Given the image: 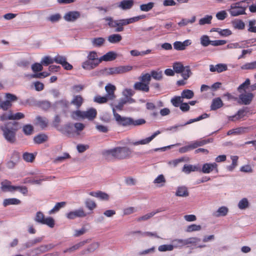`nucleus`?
<instances>
[{
    "instance_id": "1",
    "label": "nucleus",
    "mask_w": 256,
    "mask_h": 256,
    "mask_svg": "<svg viewBox=\"0 0 256 256\" xmlns=\"http://www.w3.org/2000/svg\"><path fill=\"white\" fill-rule=\"evenodd\" d=\"M20 128V124L16 121L6 122L0 126L4 138L10 144H14L16 142V132Z\"/></svg>"
},
{
    "instance_id": "2",
    "label": "nucleus",
    "mask_w": 256,
    "mask_h": 256,
    "mask_svg": "<svg viewBox=\"0 0 256 256\" xmlns=\"http://www.w3.org/2000/svg\"><path fill=\"white\" fill-rule=\"evenodd\" d=\"M132 150L127 146H118L112 149L105 150L102 154L104 156L108 158L110 156L118 160H124L130 158L132 154Z\"/></svg>"
},
{
    "instance_id": "3",
    "label": "nucleus",
    "mask_w": 256,
    "mask_h": 256,
    "mask_svg": "<svg viewBox=\"0 0 256 256\" xmlns=\"http://www.w3.org/2000/svg\"><path fill=\"white\" fill-rule=\"evenodd\" d=\"M103 20L104 24L109 28L114 30L116 32H122L124 30V26L130 24L129 19H115L114 17L108 16L104 18Z\"/></svg>"
},
{
    "instance_id": "4",
    "label": "nucleus",
    "mask_w": 256,
    "mask_h": 256,
    "mask_svg": "<svg viewBox=\"0 0 256 256\" xmlns=\"http://www.w3.org/2000/svg\"><path fill=\"white\" fill-rule=\"evenodd\" d=\"M132 67L130 66H122L118 67L104 68L100 71L102 74L106 76L121 74L126 72L132 70Z\"/></svg>"
},
{
    "instance_id": "5",
    "label": "nucleus",
    "mask_w": 256,
    "mask_h": 256,
    "mask_svg": "<svg viewBox=\"0 0 256 256\" xmlns=\"http://www.w3.org/2000/svg\"><path fill=\"white\" fill-rule=\"evenodd\" d=\"M243 2H240L232 4L230 8L228 11L232 16H237L242 14H246V10L247 6H242V4Z\"/></svg>"
},
{
    "instance_id": "6",
    "label": "nucleus",
    "mask_w": 256,
    "mask_h": 256,
    "mask_svg": "<svg viewBox=\"0 0 256 256\" xmlns=\"http://www.w3.org/2000/svg\"><path fill=\"white\" fill-rule=\"evenodd\" d=\"M34 220L40 224H46L52 228L54 226V220L52 217L45 218L44 214L40 212H38L34 218Z\"/></svg>"
},
{
    "instance_id": "7",
    "label": "nucleus",
    "mask_w": 256,
    "mask_h": 256,
    "mask_svg": "<svg viewBox=\"0 0 256 256\" xmlns=\"http://www.w3.org/2000/svg\"><path fill=\"white\" fill-rule=\"evenodd\" d=\"M112 112L114 118L118 126L126 127L132 125V118L121 116L116 112L114 108H112Z\"/></svg>"
},
{
    "instance_id": "8",
    "label": "nucleus",
    "mask_w": 256,
    "mask_h": 256,
    "mask_svg": "<svg viewBox=\"0 0 256 256\" xmlns=\"http://www.w3.org/2000/svg\"><path fill=\"white\" fill-rule=\"evenodd\" d=\"M68 107L69 102L65 99L56 101L52 106V108L54 112H58L59 110H61L64 114L67 113Z\"/></svg>"
},
{
    "instance_id": "9",
    "label": "nucleus",
    "mask_w": 256,
    "mask_h": 256,
    "mask_svg": "<svg viewBox=\"0 0 256 256\" xmlns=\"http://www.w3.org/2000/svg\"><path fill=\"white\" fill-rule=\"evenodd\" d=\"M82 208H80L73 211H70L66 214V216L68 220H74L76 218H84L87 216Z\"/></svg>"
},
{
    "instance_id": "10",
    "label": "nucleus",
    "mask_w": 256,
    "mask_h": 256,
    "mask_svg": "<svg viewBox=\"0 0 256 256\" xmlns=\"http://www.w3.org/2000/svg\"><path fill=\"white\" fill-rule=\"evenodd\" d=\"M212 171H215L216 174L218 172V164L216 162L204 164L202 168H200V172L204 174H210Z\"/></svg>"
},
{
    "instance_id": "11",
    "label": "nucleus",
    "mask_w": 256,
    "mask_h": 256,
    "mask_svg": "<svg viewBox=\"0 0 256 256\" xmlns=\"http://www.w3.org/2000/svg\"><path fill=\"white\" fill-rule=\"evenodd\" d=\"M254 97V95L251 92L240 94L239 96V98L240 100L239 103L245 105H248L250 104Z\"/></svg>"
},
{
    "instance_id": "12",
    "label": "nucleus",
    "mask_w": 256,
    "mask_h": 256,
    "mask_svg": "<svg viewBox=\"0 0 256 256\" xmlns=\"http://www.w3.org/2000/svg\"><path fill=\"white\" fill-rule=\"evenodd\" d=\"M161 132L160 130H157L154 132L150 136L144 139H142L135 142H132L130 144L138 146L139 144H146L150 142L154 138H155L158 135L160 134Z\"/></svg>"
},
{
    "instance_id": "13",
    "label": "nucleus",
    "mask_w": 256,
    "mask_h": 256,
    "mask_svg": "<svg viewBox=\"0 0 256 256\" xmlns=\"http://www.w3.org/2000/svg\"><path fill=\"white\" fill-rule=\"evenodd\" d=\"M44 238V236L36 237L34 239L30 240L22 244L24 249L28 248L34 246L37 244L41 242Z\"/></svg>"
},
{
    "instance_id": "14",
    "label": "nucleus",
    "mask_w": 256,
    "mask_h": 256,
    "mask_svg": "<svg viewBox=\"0 0 256 256\" xmlns=\"http://www.w3.org/2000/svg\"><path fill=\"white\" fill-rule=\"evenodd\" d=\"M80 16V12L78 11H70L65 14L64 19L67 22H74Z\"/></svg>"
},
{
    "instance_id": "15",
    "label": "nucleus",
    "mask_w": 256,
    "mask_h": 256,
    "mask_svg": "<svg viewBox=\"0 0 256 256\" xmlns=\"http://www.w3.org/2000/svg\"><path fill=\"white\" fill-rule=\"evenodd\" d=\"M192 44V41L190 40H186L183 42L176 41L174 43V48L177 50H183L186 48V47Z\"/></svg>"
},
{
    "instance_id": "16",
    "label": "nucleus",
    "mask_w": 256,
    "mask_h": 256,
    "mask_svg": "<svg viewBox=\"0 0 256 256\" xmlns=\"http://www.w3.org/2000/svg\"><path fill=\"white\" fill-rule=\"evenodd\" d=\"M11 182L8 180H5L1 182V190L2 192H12L16 190L17 186L10 185Z\"/></svg>"
},
{
    "instance_id": "17",
    "label": "nucleus",
    "mask_w": 256,
    "mask_h": 256,
    "mask_svg": "<svg viewBox=\"0 0 256 256\" xmlns=\"http://www.w3.org/2000/svg\"><path fill=\"white\" fill-rule=\"evenodd\" d=\"M88 242V240H86L65 249L63 252L64 253L72 254L75 251L78 250L80 248L84 246Z\"/></svg>"
},
{
    "instance_id": "18",
    "label": "nucleus",
    "mask_w": 256,
    "mask_h": 256,
    "mask_svg": "<svg viewBox=\"0 0 256 256\" xmlns=\"http://www.w3.org/2000/svg\"><path fill=\"white\" fill-rule=\"evenodd\" d=\"M227 70V65L224 64H218L215 66L212 64L210 66V70L212 72H216L218 73H220L226 71Z\"/></svg>"
},
{
    "instance_id": "19",
    "label": "nucleus",
    "mask_w": 256,
    "mask_h": 256,
    "mask_svg": "<svg viewBox=\"0 0 256 256\" xmlns=\"http://www.w3.org/2000/svg\"><path fill=\"white\" fill-rule=\"evenodd\" d=\"M134 0H122L118 5V7L122 10L130 9L134 6Z\"/></svg>"
},
{
    "instance_id": "20",
    "label": "nucleus",
    "mask_w": 256,
    "mask_h": 256,
    "mask_svg": "<svg viewBox=\"0 0 256 256\" xmlns=\"http://www.w3.org/2000/svg\"><path fill=\"white\" fill-rule=\"evenodd\" d=\"M182 171L186 174H189L192 172H200V167L199 165H192L185 164Z\"/></svg>"
},
{
    "instance_id": "21",
    "label": "nucleus",
    "mask_w": 256,
    "mask_h": 256,
    "mask_svg": "<svg viewBox=\"0 0 256 256\" xmlns=\"http://www.w3.org/2000/svg\"><path fill=\"white\" fill-rule=\"evenodd\" d=\"M134 88L136 90L142 91L143 92H148L150 90V87L148 84L140 82H136L134 85Z\"/></svg>"
},
{
    "instance_id": "22",
    "label": "nucleus",
    "mask_w": 256,
    "mask_h": 256,
    "mask_svg": "<svg viewBox=\"0 0 256 256\" xmlns=\"http://www.w3.org/2000/svg\"><path fill=\"white\" fill-rule=\"evenodd\" d=\"M175 195L176 196L186 198L189 196L188 188L184 186H179L177 188Z\"/></svg>"
},
{
    "instance_id": "23",
    "label": "nucleus",
    "mask_w": 256,
    "mask_h": 256,
    "mask_svg": "<svg viewBox=\"0 0 256 256\" xmlns=\"http://www.w3.org/2000/svg\"><path fill=\"white\" fill-rule=\"evenodd\" d=\"M105 90L107 92L106 96L109 98V100H112L116 98L114 93L116 88L114 85L108 84L105 86Z\"/></svg>"
},
{
    "instance_id": "24",
    "label": "nucleus",
    "mask_w": 256,
    "mask_h": 256,
    "mask_svg": "<svg viewBox=\"0 0 256 256\" xmlns=\"http://www.w3.org/2000/svg\"><path fill=\"white\" fill-rule=\"evenodd\" d=\"M98 64H99L87 58L86 60L82 64V66L86 70H90L98 66Z\"/></svg>"
},
{
    "instance_id": "25",
    "label": "nucleus",
    "mask_w": 256,
    "mask_h": 256,
    "mask_svg": "<svg viewBox=\"0 0 256 256\" xmlns=\"http://www.w3.org/2000/svg\"><path fill=\"white\" fill-rule=\"evenodd\" d=\"M213 142V138H210L206 140L200 139L194 142L191 143L194 149L197 148L199 146H203L207 144L212 142Z\"/></svg>"
},
{
    "instance_id": "26",
    "label": "nucleus",
    "mask_w": 256,
    "mask_h": 256,
    "mask_svg": "<svg viewBox=\"0 0 256 256\" xmlns=\"http://www.w3.org/2000/svg\"><path fill=\"white\" fill-rule=\"evenodd\" d=\"M117 57L116 52L113 51H110L106 53L105 54L101 56L102 61L110 62L114 60Z\"/></svg>"
},
{
    "instance_id": "27",
    "label": "nucleus",
    "mask_w": 256,
    "mask_h": 256,
    "mask_svg": "<svg viewBox=\"0 0 256 256\" xmlns=\"http://www.w3.org/2000/svg\"><path fill=\"white\" fill-rule=\"evenodd\" d=\"M228 208L226 206H222L219 208L216 211L212 213V215L213 216L217 218L220 216H224L228 214Z\"/></svg>"
},
{
    "instance_id": "28",
    "label": "nucleus",
    "mask_w": 256,
    "mask_h": 256,
    "mask_svg": "<svg viewBox=\"0 0 256 256\" xmlns=\"http://www.w3.org/2000/svg\"><path fill=\"white\" fill-rule=\"evenodd\" d=\"M223 106V102L220 98H214L210 106V110H216Z\"/></svg>"
},
{
    "instance_id": "29",
    "label": "nucleus",
    "mask_w": 256,
    "mask_h": 256,
    "mask_svg": "<svg viewBox=\"0 0 256 256\" xmlns=\"http://www.w3.org/2000/svg\"><path fill=\"white\" fill-rule=\"evenodd\" d=\"M84 118H88L89 120H94L96 116L97 112L94 108H90L86 111H84Z\"/></svg>"
},
{
    "instance_id": "30",
    "label": "nucleus",
    "mask_w": 256,
    "mask_h": 256,
    "mask_svg": "<svg viewBox=\"0 0 256 256\" xmlns=\"http://www.w3.org/2000/svg\"><path fill=\"white\" fill-rule=\"evenodd\" d=\"M200 239L196 237H191L186 239H182L183 246H188L190 244H196L198 242H200Z\"/></svg>"
},
{
    "instance_id": "31",
    "label": "nucleus",
    "mask_w": 256,
    "mask_h": 256,
    "mask_svg": "<svg viewBox=\"0 0 256 256\" xmlns=\"http://www.w3.org/2000/svg\"><path fill=\"white\" fill-rule=\"evenodd\" d=\"M131 234H138L142 236H154L156 238H159L160 237L157 235L156 232H142L140 230H137V231H133L130 232Z\"/></svg>"
},
{
    "instance_id": "32",
    "label": "nucleus",
    "mask_w": 256,
    "mask_h": 256,
    "mask_svg": "<svg viewBox=\"0 0 256 256\" xmlns=\"http://www.w3.org/2000/svg\"><path fill=\"white\" fill-rule=\"evenodd\" d=\"M122 40V36L120 34H114L108 37V40L111 44H117Z\"/></svg>"
},
{
    "instance_id": "33",
    "label": "nucleus",
    "mask_w": 256,
    "mask_h": 256,
    "mask_svg": "<svg viewBox=\"0 0 256 256\" xmlns=\"http://www.w3.org/2000/svg\"><path fill=\"white\" fill-rule=\"evenodd\" d=\"M21 203V201L16 198H6L4 200L3 205L4 206H6L9 205H18Z\"/></svg>"
},
{
    "instance_id": "34",
    "label": "nucleus",
    "mask_w": 256,
    "mask_h": 256,
    "mask_svg": "<svg viewBox=\"0 0 256 256\" xmlns=\"http://www.w3.org/2000/svg\"><path fill=\"white\" fill-rule=\"evenodd\" d=\"M87 58L99 64L102 62L101 57L98 58L97 53L95 51L90 52Z\"/></svg>"
},
{
    "instance_id": "35",
    "label": "nucleus",
    "mask_w": 256,
    "mask_h": 256,
    "mask_svg": "<svg viewBox=\"0 0 256 256\" xmlns=\"http://www.w3.org/2000/svg\"><path fill=\"white\" fill-rule=\"evenodd\" d=\"M48 139V137L45 134H39L34 137V140L36 144H40L46 142Z\"/></svg>"
},
{
    "instance_id": "36",
    "label": "nucleus",
    "mask_w": 256,
    "mask_h": 256,
    "mask_svg": "<svg viewBox=\"0 0 256 256\" xmlns=\"http://www.w3.org/2000/svg\"><path fill=\"white\" fill-rule=\"evenodd\" d=\"M66 204V202H57L54 207L49 211V214H52L58 212L61 208L64 207Z\"/></svg>"
},
{
    "instance_id": "37",
    "label": "nucleus",
    "mask_w": 256,
    "mask_h": 256,
    "mask_svg": "<svg viewBox=\"0 0 256 256\" xmlns=\"http://www.w3.org/2000/svg\"><path fill=\"white\" fill-rule=\"evenodd\" d=\"M34 130V126L30 124H24L22 127V132L26 136H30L32 134Z\"/></svg>"
},
{
    "instance_id": "38",
    "label": "nucleus",
    "mask_w": 256,
    "mask_h": 256,
    "mask_svg": "<svg viewBox=\"0 0 256 256\" xmlns=\"http://www.w3.org/2000/svg\"><path fill=\"white\" fill-rule=\"evenodd\" d=\"M233 27L235 29L242 30L245 28V24L244 22L241 20H237L232 22Z\"/></svg>"
},
{
    "instance_id": "39",
    "label": "nucleus",
    "mask_w": 256,
    "mask_h": 256,
    "mask_svg": "<svg viewBox=\"0 0 256 256\" xmlns=\"http://www.w3.org/2000/svg\"><path fill=\"white\" fill-rule=\"evenodd\" d=\"M105 42V39L102 37L95 38L92 40V45L95 47L102 46Z\"/></svg>"
},
{
    "instance_id": "40",
    "label": "nucleus",
    "mask_w": 256,
    "mask_h": 256,
    "mask_svg": "<svg viewBox=\"0 0 256 256\" xmlns=\"http://www.w3.org/2000/svg\"><path fill=\"white\" fill-rule=\"evenodd\" d=\"M194 96V92L190 90H184L181 93L182 98L190 99Z\"/></svg>"
},
{
    "instance_id": "41",
    "label": "nucleus",
    "mask_w": 256,
    "mask_h": 256,
    "mask_svg": "<svg viewBox=\"0 0 256 256\" xmlns=\"http://www.w3.org/2000/svg\"><path fill=\"white\" fill-rule=\"evenodd\" d=\"M36 154L32 153L25 152L23 154L22 158L26 162H31L35 159Z\"/></svg>"
},
{
    "instance_id": "42",
    "label": "nucleus",
    "mask_w": 256,
    "mask_h": 256,
    "mask_svg": "<svg viewBox=\"0 0 256 256\" xmlns=\"http://www.w3.org/2000/svg\"><path fill=\"white\" fill-rule=\"evenodd\" d=\"M202 230V226L200 225H198L196 224H192L187 226L186 232H194L200 231Z\"/></svg>"
},
{
    "instance_id": "43",
    "label": "nucleus",
    "mask_w": 256,
    "mask_h": 256,
    "mask_svg": "<svg viewBox=\"0 0 256 256\" xmlns=\"http://www.w3.org/2000/svg\"><path fill=\"white\" fill-rule=\"evenodd\" d=\"M212 16L211 15H206L204 17L200 18L198 21V24L202 26L206 24H210L212 22Z\"/></svg>"
},
{
    "instance_id": "44",
    "label": "nucleus",
    "mask_w": 256,
    "mask_h": 256,
    "mask_svg": "<svg viewBox=\"0 0 256 256\" xmlns=\"http://www.w3.org/2000/svg\"><path fill=\"white\" fill-rule=\"evenodd\" d=\"M182 102L183 100L181 96H175L170 100L172 104L175 107H180Z\"/></svg>"
},
{
    "instance_id": "45",
    "label": "nucleus",
    "mask_w": 256,
    "mask_h": 256,
    "mask_svg": "<svg viewBox=\"0 0 256 256\" xmlns=\"http://www.w3.org/2000/svg\"><path fill=\"white\" fill-rule=\"evenodd\" d=\"M154 2H149L148 4H141L140 8V10L147 12L150 10L154 8Z\"/></svg>"
},
{
    "instance_id": "46",
    "label": "nucleus",
    "mask_w": 256,
    "mask_h": 256,
    "mask_svg": "<svg viewBox=\"0 0 256 256\" xmlns=\"http://www.w3.org/2000/svg\"><path fill=\"white\" fill-rule=\"evenodd\" d=\"M181 74L184 80H186L188 79V78H189L192 74L190 66H184V70L181 72Z\"/></svg>"
},
{
    "instance_id": "47",
    "label": "nucleus",
    "mask_w": 256,
    "mask_h": 256,
    "mask_svg": "<svg viewBox=\"0 0 256 256\" xmlns=\"http://www.w3.org/2000/svg\"><path fill=\"white\" fill-rule=\"evenodd\" d=\"M249 202L246 198H242L238 203V206L240 210H244L248 208Z\"/></svg>"
},
{
    "instance_id": "48",
    "label": "nucleus",
    "mask_w": 256,
    "mask_h": 256,
    "mask_svg": "<svg viewBox=\"0 0 256 256\" xmlns=\"http://www.w3.org/2000/svg\"><path fill=\"white\" fill-rule=\"evenodd\" d=\"M83 100L80 96H75L71 102V104L76 106L77 108H79L82 104Z\"/></svg>"
},
{
    "instance_id": "49",
    "label": "nucleus",
    "mask_w": 256,
    "mask_h": 256,
    "mask_svg": "<svg viewBox=\"0 0 256 256\" xmlns=\"http://www.w3.org/2000/svg\"><path fill=\"white\" fill-rule=\"evenodd\" d=\"M151 76L154 79L160 80L162 78V72L160 70H152L150 72Z\"/></svg>"
},
{
    "instance_id": "50",
    "label": "nucleus",
    "mask_w": 256,
    "mask_h": 256,
    "mask_svg": "<svg viewBox=\"0 0 256 256\" xmlns=\"http://www.w3.org/2000/svg\"><path fill=\"white\" fill-rule=\"evenodd\" d=\"M209 36L207 35H202L200 38V43L204 47H206L210 44Z\"/></svg>"
},
{
    "instance_id": "51",
    "label": "nucleus",
    "mask_w": 256,
    "mask_h": 256,
    "mask_svg": "<svg viewBox=\"0 0 256 256\" xmlns=\"http://www.w3.org/2000/svg\"><path fill=\"white\" fill-rule=\"evenodd\" d=\"M86 206L90 210H92L96 207V202L90 198L86 199L85 201Z\"/></svg>"
},
{
    "instance_id": "52",
    "label": "nucleus",
    "mask_w": 256,
    "mask_h": 256,
    "mask_svg": "<svg viewBox=\"0 0 256 256\" xmlns=\"http://www.w3.org/2000/svg\"><path fill=\"white\" fill-rule=\"evenodd\" d=\"M242 70H254L256 69V60L251 62H248L241 66Z\"/></svg>"
},
{
    "instance_id": "53",
    "label": "nucleus",
    "mask_w": 256,
    "mask_h": 256,
    "mask_svg": "<svg viewBox=\"0 0 256 256\" xmlns=\"http://www.w3.org/2000/svg\"><path fill=\"white\" fill-rule=\"evenodd\" d=\"M84 111H80V110H76L72 112V118L74 120H78V118H84Z\"/></svg>"
},
{
    "instance_id": "54",
    "label": "nucleus",
    "mask_w": 256,
    "mask_h": 256,
    "mask_svg": "<svg viewBox=\"0 0 256 256\" xmlns=\"http://www.w3.org/2000/svg\"><path fill=\"white\" fill-rule=\"evenodd\" d=\"M250 82L249 78H246V80L240 84L238 88V90L241 92L242 90H244V92L246 91V89L248 88V86L250 85Z\"/></svg>"
},
{
    "instance_id": "55",
    "label": "nucleus",
    "mask_w": 256,
    "mask_h": 256,
    "mask_svg": "<svg viewBox=\"0 0 256 256\" xmlns=\"http://www.w3.org/2000/svg\"><path fill=\"white\" fill-rule=\"evenodd\" d=\"M36 119L40 128H44L47 126L48 122L46 118H43L40 116H38Z\"/></svg>"
},
{
    "instance_id": "56",
    "label": "nucleus",
    "mask_w": 256,
    "mask_h": 256,
    "mask_svg": "<svg viewBox=\"0 0 256 256\" xmlns=\"http://www.w3.org/2000/svg\"><path fill=\"white\" fill-rule=\"evenodd\" d=\"M184 66L180 62H175L173 64V69L174 72L178 74L181 73L184 70Z\"/></svg>"
},
{
    "instance_id": "57",
    "label": "nucleus",
    "mask_w": 256,
    "mask_h": 256,
    "mask_svg": "<svg viewBox=\"0 0 256 256\" xmlns=\"http://www.w3.org/2000/svg\"><path fill=\"white\" fill-rule=\"evenodd\" d=\"M151 74L148 73L145 74L138 78V80L140 82L148 84L151 80Z\"/></svg>"
},
{
    "instance_id": "58",
    "label": "nucleus",
    "mask_w": 256,
    "mask_h": 256,
    "mask_svg": "<svg viewBox=\"0 0 256 256\" xmlns=\"http://www.w3.org/2000/svg\"><path fill=\"white\" fill-rule=\"evenodd\" d=\"M54 58H52L49 56H45L42 60L41 63L44 66H48L50 64H53Z\"/></svg>"
},
{
    "instance_id": "59",
    "label": "nucleus",
    "mask_w": 256,
    "mask_h": 256,
    "mask_svg": "<svg viewBox=\"0 0 256 256\" xmlns=\"http://www.w3.org/2000/svg\"><path fill=\"white\" fill-rule=\"evenodd\" d=\"M109 98L106 95L104 96H97L94 97V102L98 104H104L107 102Z\"/></svg>"
},
{
    "instance_id": "60",
    "label": "nucleus",
    "mask_w": 256,
    "mask_h": 256,
    "mask_svg": "<svg viewBox=\"0 0 256 256\" xmlns=\"http://www.w3.org/2000/svg\"><path fill=\"white\" fill-rule=\"evenodd\" d=\"M232 163L230 165L227 166V169L230 172L234 170V168L237 165V161L238 157L237 156H232Z\"/></svg>"
},
{
    "instance_id": "61",
    "label": "nucleus",
    "mask_w": 256,
    "mask_h": 256,
    "mask_svg": "<svg viewBox=\"0 0 256 256\" xmlns=\"http://www.w3.org/2000/svg\"><path fill=\"white\" fill-rule=\"evenodd\" d=\"M174 250L172 244H163L158 246V250L160 252L171 251Z\"/></svg>"
},
{
    "instance_id": "62",
    "label": "nucleus",
    "mask_w": 256,
    "mask_h": 256,
    "mask_svg": "<svg viewBox=\"0 0 256 256\" xmlns=\"http://www.w3.org/2000/svg\"><path fill=\"white\" fill-rule=\"evenodd\" d=\"M100 120L104 122L109 123L112 120L111 115L107 112L104 113L100 117Z\"/></svg>"
},
{
    "instance_id": "63",
    "label": "nucleus",
    "mask_w": 256,
    "mask_h": 256,
    "mask_svg": "<svg viewBox=\"0 0 256 256\" xmlns=\"http://www.w3.org/2000/svg\"><path fill=\"white\" fill-rule=\"evenodd\" d=\"M66 60V58L65 56L57 55L54 58V62L56 64H62Z\"/></svg>"
},
{
    "instance_id": "64",
    "label": "nucleus",
    "mask_w": 256,
    "mask_h": 256,
    "mask_svg": "<svg viewBox=\"0 0 256 256\" xmlns=\"http://www.w3.org/2000/svg\"><path fill=\"white\" fill-rule=\"evenodd\" d=\"M5 98L6 100L11 104L12 102L16 101L18 99V97L16 95L10 93H6L5 94Z\"/></svg>"
}]
</instances>
